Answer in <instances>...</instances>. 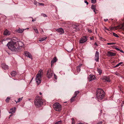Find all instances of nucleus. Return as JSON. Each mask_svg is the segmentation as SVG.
<instances>
[{
    "mask_svg": "<svg viewBox=\"0 0 124 124\" xmlns=\"http://www.w3.org/2000/svg\"><path fill=\"white\" fill-rule=\"evenodd\" d=\"M16 44H19V42L17 41H16L14 40H12L11 41L9 42L7 46L8 47V48L11 51L13 52L17 51L19 52L20 51V48L19 47L20 46H19L17 48H16L15 47V45Z\"/></svg>",
    "mask_w": 124,
    "mask_h": 124,
    "instance_id": "obj_1",
    "label": "nucleus"
},
{
    "mask_svg": "<svg viewBox=\"0 0 124 124\" xmlns=\"http://www.w3.org/2000/svg\"><path fill=\"white\" fill-rule=\"evenodd\" d=\"M105 94V92L102 89L100 88L97 89L96 91V99L98 101L99 100H101L104 98Z\"/></svg>",
    "mask_w": 124,
    "mask_h": 124,
    "instance_id": "obj_2",
    "label": "nucleus"
},
{
    "mask_svg": "<svg viewBox=\"0 0 124 124\" xmlns=\"http://www.w3.org/2000/svg\"><path fill=\"white\" fill-rule=\"evenodd\" d=\"M43 72L42 70H40L38 72L36 76V81L37 84L41 83V78L43 76Z\"/></svg>",
    "mask_w": 124,
    "mask_h": 124,
    "instance_id": "obj_3",
    "label": "nucleus"
},
{
    "mask_svg": "<svg viewBox=\"0 0 124 124\" xmlns=\"http://www.w3.org/2000/svg\"><path fill=\"white\" fill-rule=\"evenodd\" d=\"M34 102L35 105L37 107L41 106L43 103L41 99L39 96L36 97Z\"/></svg>",
    "mask_w": 124,
    "mask_h": 124,
    "instance_id": "obj_4",
    "label": "nucleus"
},
{
    "mask_svg": "<svg viewBox=\"0 0 124 124\" xmlns=\"http://www.w3.org/2000/svg\"><path fill=\"white\" fill-rule=\"evenodd\" d=\"M62 106L59 103H54L53 105V107L56 111H60L61 110Z\"/></svg>",
    "mask_w": 124,
    "mask_h": 124,
    "instance_id": "obj_5",
    "label": "nucleus"
},
{
    "mask_svg": "<svg viewBox=\"0 0 124 124\" xmlns=\"http://www.w3.org/2000/svg\"><path fill=\"white\" fill-rule=\"evenodd\" d=\"M88 38L87 36H84L81 38L79 40L80 43H83L86 42Z\"/></svg>",
    "mask_w": 124,
    "mask_h": 124,
    "instance_id": "obj_6",
    "label": "nucleus"
},
{
    "mask_svg": "<svg viewBox=\"0 0 124 124\" xmlns=\"http://www.w3.org/2000/svg\"><path fill=\"white\" fill-rule=\"evenodd\" d=\"M53 75L52 72L51 71V70L50 69H48L47 71L46 76L47 78H51Z\"/></svg>",
    "mask_w": 124,
    "mask_h": 124,
    "instance_id": "obj_7",
    "label": "nucleus"
},
{
    "mask_svg": "<svg viewBox=\"0 0 124 124\" xmlns=\"http://www.w3.org/2000/svg\"><path fill=\"white\" fill-rule=\"evenodd\" d=\"M99 53L97 51H96L95 52L94 57V60L96 62L99 61Z\"/></svg>",
    "mask_w": 124,
    "mask_h": 124,
    "instance_id": "obj_8",
    "label": "nucleus"
},
{
    "mask_svg": "<svg viewBox=\"0 0 124 124\" xmlns=\"http://www.w3.org/2000/svg\"><path fill=\"white\" fill-rule=\"evenodd\" d=\"M89 81H93L95 80V77L94 75L92 74L90 75L88 78Z\"/></svg>",
    "mask_w": 124,
    "mask_h": 124,
    "instance_id": "obj_9",
    "label": "nucleus"
},
{
    "mask_svg": "<svg viewBox=\"0 0 124 124\" xmlns=\"http://www.w3.org/2000/svg\"><path fill=\"white\" fill-rule=\"evenodd\" d=\"M116 54L115 53H113L110 51H108L107 52V55L108 57L113 56H115Z\"/></svg>",
    "mask_w": 124,
    "mask_h": 124,
    "instance_id": "obj_10",
    "label": "nucleus"
},
{
    "mask_svg": "<svg viewBox=\"0 0 124 124\" xmlns=\"http://www.w3.org/2000/svg\"><path fill=\"white\" fill-rule=\"evenodd\" d=\"M24 54L27 57H28L32 59V56L29 52L28 51H25L24 52Z\"/></svg>",
    "mask_w": 124,
    "mask_h": 124,
    "instance_id": "obj_11",
    "label": "nucleus"
},
{
    "mask_svg": "<svg viewBox=\"0 0 124 124\" xmlns=\"http://www.w3.org/2000/svg\"><path fill=\"white\" fill-rule=\"evenodd\" d=\"M102 79L103 80H105L107 82H109L110 81L109 77L107 76H103L102 77Z\"/></svg>",
    "mask_w": 124,
    "mask_h": 124,
    "instance_id": "obj_12",
    "label": "nucleus"
},
{
    "mask_svg": "<svg viewBox=\"0 0 124 124\" xmlns=\"http://www.w3.org/2000/svg\"><path fill=\"white\" fill-rule=\"evenodd\" d=\"M2 68L4 70H6L8 69V66L4 63H2L1 64Z\"/></svg>",
    "mask_w": 124,
    "mask_h": 124,
    "instance_id": "obj_13",
    "label": "nucleus"
},
{
    "mask_svg": "<svg viewBox=\"0 0 124 124\" xmlns=\"http://www.w3.org/2000/svg\"><path fill=\"white\" fill-rule=\"evenodd\" d=\"M96 6L93 4L92 5L91 7V9L93 10V11L95 12V14L96 13V11H97V10L96 9Z\"/></svg>",
    "mask_w": 124,
    "mask_h": 124,
    "instance_id": "obj_14",
    "label": "nucleus"
},
{
    "mask_svg": "<svg viewBox=\"0 0 124 124\" xmlns=\"http://www.w3.org/2000/svg\"><path fill=\"white\" fill-rule=\"evenodd\" d=\"M56 31L60 34L64 33L63 30L61 28L57 29H56Z\"/></svg>",
    "mask_w": 124,
    "mask_h": 124,
    "instance_id": "obj_15",
    "label": "nucleus"
},
{
    "mask_svg": "<svg viewBox=\"0 0 124 124\" xmlns=\"http://www.w3.org/2000/svg\"><path fill=\"white\" fill-rule=\"evenodd\" d=\"M10 33L9 31L7 29H6L4 31L3 33V34L5 35H10Z\"/></svg>",
    "mask_w": 124,
    "mask_h": 124,
    "instance_id": "obj_16",
    "label": "nucleus"
},
{
    "mask_svg": "<svg viewBox=\"0 0 124 124\" xmlns=\"http://www.w3.org/2000/svg\"><path fill=\"white\" fill-rule=\"evenodd\" d=\"M83 65V64H80L78 66H77V71L78 72H79L80 70V68Z\"/></svg>",
    "mask_w": 124,
    "mask_h": 124,
    "instance_id": "obj_17",
    "label": "nucleus"
},
{
    "mask_svg": "<svg viewBox=\"0 0 124 124\" xmlns=\"http://www.w3.org/2000/svg\"><path fill=\"white\" fill-rule=\"evenodd\" d=\"M16 109V108L15 107L11 108L9 111V113H12L15 112Z\"/></svg>",
    "mask_w": 124,
    "mask_h": 124,
    "instance_id": "obj_18",
    "label": "nucleus"
},
{
    "mask_svg": "<svg viewBox=\"0 0 124 124\" xmlns=\"http://www.w3.org/2000/svg\"><path fill=\"white\" fill-rule=\"evenodd\" d=\"M26 29H21L19 28L16 30V31L20 33H22L23 31L25 30Z\"/></svg>",
    "mask_w": 124,
    "mask_h": 124,
    "instance_id": "obj_19",
    "label": "nucleus"
},
{
    "mask_svg": "<svg viewBox=\"0 0 124 124\" xmlns=\"http://www.w3.org/2000/svg\"><path fill=\"white\" fill-rule=\"evenodd\" d=\"M57 61V59L56 57H54L53 58V60H52L51 62V65L54 64V62H56Z\"/></svg>",
    "mask_w": 124,
    "mask_h": 124,
    "instance_id": "obj_20",
    "label": "nucleus"
},
{
    "mask_svg": "<svg viewBox=\"0 0 124 124\" xmlns=\"http://www.w3.org/2000/svg\"><path fill=\"white\" fill-rule=\"evenodd\" d=\"M16 72L15 71H13L11 73V75L12 77H15V75L16 74Z\"/></svg>",
    "mask_w": 124,
    "mask_h": 124,
    "instance_id": "obj_21",
    "label": "nucleus"
},
{
    "mask_svg": "<svg viewBox=\"0 0 124 124\" xmlns=\"http://www.w3.org/2000/svg\"><path fill=\"white\" fill-rule=\"evenodd\" d=\"M47 38V37H44L42 38H40L39 39V41L41 42L45 40Z\"/></svg>",
    "mask_w": 124,
    "mask_h": 124,
    "instance_id": "obj_22",
    "label": "nucleus"
},
{
    "mask_svg": "<svg viewBox=\"0 0 124 124\" xmlns=\"http://www.w3.org/2000/svg\"><path fill=\"white\" fill-rule=\"evenodd\" d=\"M34 30V31L35 33L37 34H38L39 32L38 31V30L36 29V28L34 27L33 28Z\"/></svg>",
    "mask_w": 124,
    "mask_h": 124,
    "instance_id": "obj_23",
    "label": "nucleus"
},
{
    "mask_svg": "<svg viewBox=\"0 0 124 124\" xmlns=\"http://www.w3.org/2000/svg\"><path fill=\"white\" fill-rule=\"evenodd\" d=\"M79 93V91H75L74 93V96L76 97L78 94Z\"/></svg>",
    "mask_w": 124,
    "mask_h": 124,
    "instance_id": "obj_24",
    "label": "nucleus"
},
{
    "mask_svg": "<svg viewBox=\"0 0 124 124\" xmlns=\"http://www.w3.org/2000/svg\"><path fill=\"white\" fill-rule=\"evenodd\" d=\"M75 97L74 96H73L70 99V101L71 102H72L74 101V100L75 99Z\"/></svg>",
    "mask_w": 124,
    "mask_h": 124,
    "instance_id": "obj_25",
    "label": "nucleus"
},
{
    "mask_svg": "<svg viewBox=\"0 0 124 124\" xmlns=\"http://www.w3.org/2000/svg\"><path fill=\"white\" fill-rule=\"evenodd\" d=\"M62 121L60 120L57 122L55 124H62Z\"/></svg>",
    "mask_w": 124,
    "mask_h": 124,
    "instance_id": "obj_26",
    "label": "nucleus"
},
{
    "mask_svg": "<svg viewBox=\"0 0 124 124\" xmlns=\"http://www.w3.org/2000/svg\"><path fill=\"white\" fill-rule=\"evenodd\" d=\"M39 3L37 2V1H36L35 0H34V4L36 5H38V3Z\"/></svg>",
    "mask_w": 124,
    "mask_h": 124,
    "instance_id": "obj_27",
    "label": "nucleus"
},
{
    "mask_svg": "<svg viewBox=\"0 0 124 124\" xmlns=\"http://www.w3.org/2000/svg\"><path fill=\"white\" fill-rule=\"evenodd\" d=\"M123 63V62H120L119 63L116 65L115 66V67H117L118 66H119L122 64Z\"/></svg>",
    "mask_w": 124,
    "mask_h": 124,
    "instance_id": "obj_28",
    "label": "nucleus"
},
{
    "mask_svg": "<svg viewBox=\"0 0 124 124\" xmlns=\"http://www.w3.org/2000/svg\"><path fill=\"white\" fill-rule=\"evenodd\" d=\"M97 71L100 74H101L102 73L101 70L100 69H98L97 70Z\"/></svg>",
    "mask_w": 124,
    "mask_h": 124,
    "instance_id": "obj_29",
    "label": "nucleus"
},
{
    "mask_svg": "<svg viewBox=\"0 0 124 124\" xmlns=\"http://www.w3.org/2000/svg\"><path fill=\"white\" fill-rule=\"evenodd\" d=\"M113 35L114 36L117 38L119 37V36L117 34H116V33H113Z\"/></svg>",
    "mask_w": 124,
    "mask_h": 124,
    "instance_id": "obj_30",
    "label": "nucleus"
},
{
    "mask_svg": "<svg viewBox=\"0 0 124 124\" xmlns=\"http://www.w3.org/2000/svg\"><path fill=\"white\" fill-rule=\"evenodd\" d=\"M91 3L93 4H95L96 2V0H91Z\"/></svg>",
    "mask_w": 124,
    "mask_h": 124,
    "instance_id": "obj_31",
    "label": "nucleus"
},
{
    "mask_svg": "<svg viewBox=\"0 0 124 124\" xmlns=\"http://www.w3.org/2000/svg\"><path fill=\"white\" fill-rule=\"evenodd\" d=\"M10 99V98L9 97H8L6 100V102H9V101Z\"/></svg>",
    "mask_w": 124,
    "mask_h": 124,
    "instance_id": "obj_32",
    "label": "nucleus"
},
{
    "mask_svg": "<svg viewBox=\"0 0 124 124\" xmlns=\"http://www.w3.org/2000/svg\"><path fill=\"white\" fill-rule=\"evenodd\" d=\"M72 27L74 29H76L77 27V26L75 25H72Z\"/></svg>",
    "mask_w": 124,
    "mask_h": 124,
    "instance_id": "obj_33",
    "label": "nucleus"
},
{
    "mask_svg": "<svg viewBox=\"0 0 124 124\" xmlns=\"http://www.w3.org/2000/svg\"><path fill=\"white\" fill-rule=\"evenodd\" d=\"M115 44V43H107V44L108 45H113Z\"/></svg>",
    "mask_w": 124,
    "mask_h": 124,
    "instance_id": "obj_34",
    "label": "nucleus"
},
{
    "mask_svg": "<svg viewBox=\"0 0 124 124\" xmlns=\"http://www.w3.org/2000/svg\"><path fill=\"white\" fill-rule=\"evenodd\" d=\"M23 98V97L19 98L18 99V102H20L22 100Z\"/></svg>",
    "mask_w": 124,
    "mask_h": 124,
    "instance_id": "obj_35",
    "label": "nucleus"
},
{
    "mask_svg": "<svg viewBox=\"0 0 124 124\" xmlns=\"http://www.w3.org/2000/svg\"><path fill=\"white\" fill-rule=\"evenodd\" d=\"M71 120L72 121V124H75V123L74 118H71Z\"/></svg>",
    "mask_w": 124,
    "mask_h": 124,
    "instance_id": "obj_36",
    "label": "nucleus"
},
{
    "mask_svg": "<svg viewBox=\"0 0 124 124\" xmlns=\"http://www.w3.org/2000/svg\"><path fill=\"white\" fill-rule=\"evenodd\" d=\"M72 48H71L70 49H68V50H67V51L69 52H71L72 51Z\"/></svg>",
    "mask_w": 124,
    "mask_h": 124,
    "instance_id": "obj_37",
    "label": "nucleus"
},
{
    "mask_svg": "<svg viewBox=\"0 0 124 124\" xmlns=\"http://www.w3.org/2000/svg\"><path fill=\"white\" fill-rule=\"evenodd\" d=\"M44 4L42 3H38V6H44Z\"/></svg>",
    "mask_w": 124,
    "mask_h": 124,
    "instance_id": "obj_38",
    "label": "nucleus"
},
{
    "mask_svg": "<svg viewBox=\"0 0 124 124\" xmlns=\"http://www.w3.org/2000/svg\"><path fill=\"white\" fill-rule=\"evenodd\" d=\"M103 29L104 31H105V30H107L108 31H110L108 29L106 28L105 27H104L103 28Z\"/></svg>",
    "mask_w": 124,
    "mask_h": 124,
    "instance_id": "obj_39",
    "label": "nucleus"
},
{
    "mask_svg": "<svg viewBox=\"0 0 124 124\" xmlns=\"http://www.w3.org/2000/svg\"><path fill=\"white\" fill-rule=\"evenodd\" d=\"M41 15L45 17H46L47 16L46 15V14H41Z\"/></svg>",
    "mask_w": 124,
    "mask_h": 124,
    "instance_id": "obj_40",
    "label": "nucleus"
},
{
    "mask_svg": "<svg viewBox=\"0 0 124 124\" xmlns=\"http://www.w3.org/2000/svg\"><path fill=\"white\" fill-rule=\"evenodd\" d=\"M89 33H91L92 32V31L90 29H87Z\"/></svg>",
    "mask_w": 124,
    "mask_h": 124,
    "instance_id": "obj_41",
    "label": "nucleus"
},
{
    "mask_svg": "<svg viewBox=\"0 0 124 124\" xmlns=\"http://www.w3.org/2000/svg\"><path fill=\"white\" fill-rule=\"evenodd\" d=\"M54 78L55 79H57V76L55 75V74H54Z\"/></svg>",
    "mask_w": 124,
    "mask_h": 124,
    "instance_id": "obj_42",
    "label": "nucleus"
},
{
    "mask_svg": "<svg viewBox=\"0 0 124 124\" xmlns=\"http://www.w3.org/2000/svg\"><path fill=\"white\" fill-rule=\"evenodd\" d=\"M84 2L85 3H86V4L87 5L88 4V2L86 0H85Z\"/></svg>",
    "mask_w": 124,
    "mask_h": 124,
    "instance_id": "obj_43",
    "label": "nucleus"
},
{
    "mask_svg": "<svg viewBox=\"0 0 124 124\" xmlns=\"http://www.w3.org/2000/svg\"><path fill=\"white\" fill-rule=\"evenodd\" d=\"M102 123V121H100V122L97 123V124H101Z\"/></svg>",
    "mask_w": 124,
    "mask_h": 124,
    "instance_id": "obj_44",
    "label": "nucleus"
},
{
    "mask_svg": "<svg viewBox=\"0 0 124 124\" xmlns=\"http://www.w3.org/2000/svg\"><path fill=\"white\" fill-rule=\"evenodd\" d=\"M90 39L91 40H92L94 39V37H90Z\"/></svg>",
    "mask_w": 124,
    "mask_h": 124,
    "instance_id": "obj_45",
    "label": "nucleus"
},
{
    "mask_svg": "<svg viewBox=\"0 0 124 124\" xmlns=\"http://www.w3.org/2000/svg\"><path fill=\"white\" fill-rule=\"evenodd\" d=\"M115 49L117 50V51H119V50H120V49H119L118 48H117V47H116L115 48Z\"/></svg>",
    "mask_w": 124,
    "mask_h": 124,
    "instance_id": "obj_46",
    "label": "nucleus"
},
{
    "mask_svg": "<svg viewBox=\"0 0 124 124\" xmlns=\"http://www.w3.org/2000/svg\"><path fill=\"white\" fill-rule=\"evenodd\" d=\"M119 51H120V52H121L122 53H124V51L120 49V50H119Z\"/></svg>",
    "mask_w": 124,
    "mask_h": 124,
    "instance_id": "obj_47",
    "label": "nucleus"
},
{
    "mask_svg": "<svg viewBox=\"0 0 124 124\" xmlns=\"http://www.w3.org/2000/svg\"><path fill=\"white\" fill-rule=\"evenodd\" d=\"M109 28L110 29L109 31H112V28L111 27H110Z\"/></svg>",
    "mask_w": 124,
    "mask_h": 124,
    "instance_id": "obj_48",
    "label": "nucleus"
},
{
    "mask_svg": "<svg viewBox=\"0 0 124 124\" xmlns=\"http://www.w3.org/2000/svg\"><path fill=\"white\" fill-rule=\"evenodd\" d=\"M108 20V19H105L104 20V21L105 22H106V21H107Z\"/></svg>",
    "mask_w": 124,
    "mask_h": 124,
    "instance_id": "obj_49",
    "label": "nucleus"
},
{
    "mask_svg": "<svg viewBox=\"0 0 124 124\" xmlns=\"http://www.w3.org/2000/svg\"><path fill=\"white\" fill-rule=\"evenodd\" d=\"M112 28V30H114L115 28V27H111Z\"/></svg>",
    "mask_w": 124,
    "mask_h": 124,
    "instance_id": "obj_50",
    "label": "nucleus"
},
{
    "mask_svg": "<svg viewBox=\"0 0 124 124\" xmlns=\"http://www.w3.org/2000/svg\"><path fill=\"white\" fill-rule=\"evenodd\" d=\"M41 33L42 34H43V33H44V31L43 30H42L41 31Z\"/></svg>",
    "mask_w": 124,
    "mask_h": 124,
    "instance_id": "obj_51",
    "label": "nucleus"
},
{
    "mask_svg": "<svg viewBox=\"0 0 124 124\" xmlns=\"http://www.w3.org/2000/svg\"><path fill=\"white\" fill-rule=\"evenodd\" d=\"M36 21V20L35 19H33L32 20V22H34V21Z\"/></svg>",
    "mask_w": 124,
    "mask_h": 124,
    "instance_id": "obj_52",
    "label": "nucleus"
},
{
    "mask_svg": "<svg viewBox=\"0 0 124 124\" xmlns=\"http://www.w3.org/2000/svg\"><path fill=\"white\" fill-rule=\"evenodd\" d=\"M95 45H96V46H97V44L96 43H95Z\"/></svg>",
    "mask_w": 124,
    "mask_h": 124,
    "instance_id": "obj_53",
    "label": "nucleus"
},
{
    "mask_svg": "<svg viewBox=\"0 0 124 124\" xmlns=\"http://www.w3.org/2000/svg\"><path fill=\"white\" fill-rule=\"evenodd\" d=\"M39 94L40 95H41L42 94V93L41 92H40L39 93Z\"/></svg>",
    "mask_w": 124,
    "mask_h": 124,
    "instance_id": "obj_54",
    "label": "nucleus"
},
{
    "mask_svg": "<svg viewBox=\"0 0 124 124\" xmlns=\"http://www.w3.org/2000/svg\"><path fill=\"white\" fill-rule=\"evenodd\" d=\"M78 124H84L83 123H79Z\"/></svg>",
    "mask_w": 124,
    "mask_h": 124,
    "instance_id": "obj_55",
    "label": "nucleus"
},
{
    "mask_svg": "<svg viewBox=\"0 0 124 124\" xmlns=\"http://www.w3.org/2000/svg\"><path fill=\"white\" fill-rule=\"evenodd\" d=\"M12 116V115L11 114V115H10V116H10V117H11V116Z\"/></svg>",
    "mask_w": 124,
    "mask_h": 124,
    "instance_id": "obj_56",
    "label": "nucleus"
},
{
    "mask_svg": "<svg viewBox=\"0 0 124 124\" xmlns=\"http://www.w3.org/2000/svg\"><path fill=\"white\" fill-rule=\"evenodd\" d=\"M16 101V103L18 102V101Z\"/></svg>",
    "mask_w": 124,
    "mask_h": 124,
    "instance_id": "obj_57",
    "label": "nucleus"
},
{
    "mask_svg": "<svg viewBox=\"0 0 124 124\" xmlns=\"http://www.w3.org/2000/svg\"><path fill=\"white\" fill-rule=\"evenodd\" d=\"M105 31V32H106V30H105V31Z\"/></svg>",
    "mask_w": 124,
    "mask_h": 124,
    "instance_id": "obj_58",
    "label": "nucleus"
},
{
    "mask_svg": "<svg viewBox=\"0 0 124 124\" xmlns=\"http://www.w3.org/2000/svg\"><path fill=\"white\" fill-rule=\"evenodd\" d=\"M33 79V78H32L31 79V80H32V79Z\"/></svg>",
    "mask_w": 124,
    "mask_h": 124,
    "instance_id": "obj_59",
    "label": "nucleus"
},
{
    "mask_svg": "<svg viewBox=\"0 0 124 124\" xmlns=\"http://www.w3.org/2000/svg\"><path fill=\"white\" fill-rule=\"evenodd\" d=\"M123 25H122V27H123Z\"/></svg>",
    "mask_w": 124,
    "mask_h": 124,
    "instance_id": "obj_60",
    "label": "nucleus"
},
{
    "mask_svg": "<svg viewBox=\"0 0 124 124\" xmlns=\"http://www.w3.org/2000/svg\"><path fill=\"white\" fill-rule=\"evenodd\" d=\"M27 29H29V28H27Z\"/></svg>",
    "mask_w": 124,
    "mask_h": 124,
    "instance_id": "obj_61",
    "label": "nucleus"
}]
</instances>
